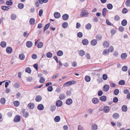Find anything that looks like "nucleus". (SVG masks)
<instances>
[{"label":"nucleus","mask_w":130,"mask_h":130,"mask_svg":"<svg viewBox=\"0 0 130 130\" xmlns=\"http://www.w3.org/2000/svg\"><path fill=\"white\" fill-rule=\"evenodd\" d=\"M89 13L86 10L84 9L81 12L80 16L81 17H87Z\"/></svg>","instance_id":"1"},{"label":"nucleus","mask_w":130,"mask_h":130,"mask_svg":"<svg viewBox=\"0 0 130 130\" xmlns=\"http://www.w3.org/2000/svg\"><path fill=\"white\" fill-rule=\"evenodd\" d=\"M76 83V82L75 81H70L64 83L63 85V86L65 87H68L75 84Z\"/></svg>","instance_id":"2"},{"label":"nucleus","mask_w":130,"mask_h":130,"mask_svg":"<svg viewBox=\"0 0 130 130\" xmlns=\"http://www.w3.org/2000/svg\"><path fill=\"white\" fill-rule=\"evenodd\" d=\"M21 119V117L20 116L17 115L16 116L14 117L13 121L15 122H18Z\"/></svg>","instance_id":"3"},{"label":"nucleus","mask_w":130,"mask_h":130,"mask_svg":"<svg viewBox=\"0 0 130 130\" xmlns=\"http://www.w3.org/2000/svg\"><path fill=\"white\" fill-rule=\"evenodd\" d=\"M56 104L57 107H60L62 105V102L60 100H58L56 102Z\"/></svg>","instance_id":"4"},{"label":"nucleus","mask_w":130,"mask_h":130,"mask_svg":"<svg viewBox=\"0 0 130 130\" xmlns=\"http://www.w3.org/2000/svg\"><path fill=\"white\" fill-rule=\"evenodd\" d=\"M109 85L106 84L105 85L103 86V90L105 91H107L109 90Z\"/></svg>","instance_id":"5"},{"label":"nucleus","mask_w":130,"mask_h":130,"mask_svg":"<svg viewBox=\"0 0 130 130\" xmlns=\"http://www.w3.org/2000/svg\"><path fill=\"white\" fill-rule=\"evenodd\" d=\"M127 57V55L125 53H123L121 54V58L123 60L125 59Z\"/></svg>","instance_id":"6"},{"label":"nucleus","mask_w":130,"mask_h":130,"mask_svg":"<svg viewBox=\"0 0 130 130\" xmlns=\"http://www.w3.org/2000/svg\"><path fill=\"white\" fill-rule=\"evenodd\" d=\"M6 51L7 53L11 54L12 52V49L11 47H8L7 48Z\"/></svg>","instance_id":"7"},{"label":"nucleus","mask_w":130,"mask_h":130,"mask_svg":"<svg viewBox=\"0 0 130 130\" xmlns=\"http://www.w3.org/2000/svg\"><path fill=\"white\" fill-rule=\"evenodd\" d=\"M27 106L29 109H32L35 107V105L33 103H30L28 104Z\"/></svg>","instance_id":"8"},{"label":"nucleus","mask_w":130,"mask_h":130,"mask_svg":"<svg viewBox=\"0 0 130 130\" xmlns=\"http://www.w3.org/2000/svg\"><path fill=\"white\" fill-rule=\"evenodd\" d=\"M72 100L71 99L69 98L66 100V103L67 104L69 105L72 103Z\"/></svg>","instance_id":"9"},{"label":"nucleus","mask_w":130,"mask_h":130,"mask_svg":"<svg viewBox=\"0 0 130 130\" xmlns=\"http://www.w3.org/2000/svg\"><path fill=\"white\" fill-rule=\"evenodd\" d=\"M32 45V43L31 41H28L26 43V46L28 48L31 47Z\"/></svg>","instance_id":"10"},{"label":"nucleus","mask_w":130,"mask_h":130,"mask_svg":"<svg viewBox=\"0 0 130 130\" xmlns=\"http://www.w3.org/2000/svg\"><path fill=\"white\" fill-rule=\"evenodd\" d=\"M54 15V17L56 19L59 18L60 17V14L59 12H55Z\"/></svg>","instance_id":"11"},{"label":"nucleus","mask_w":130,"mask_h":130,"mask_svg":"<svg viewBox=\"0 0 130 130\" xmlns=\"http://www.w3.org/2000/svg\"><path fill=\"white\" fill-rule=\"evenodd\" d=\"M100 99L101 101L105 102L107 99L106 96L105 95H103L100 98Z\"/></svg>","instance_id":"12"},{"label":"nucleus","mask_w":130,"mask_h":130,"mask_svg":"<svg viewBox=\"0 0 130 130\" xmlns=\"http://www.w3.org/2000/svg\"><path fill=\"white\" fill-rule=\"evenodd\" d=\"M99 99L96 98H94L92 100V102L94 104H96L99 102Z\"/></svg>","instance_id":"13"},{"label":"nucleus","mask_w":130,"mask_h":130,"mask_svg":"<svg viewBox=\"0 0 130 130\" xmlns=\"http://www.w3.org/2000/svg\"><path fill=\"white\" fill-rule=\"evenodd\" d=\"M38 109L40 110H43L44 108V107L43 105L41 104H39L37 106Z\"/></svg>","instance_id":"14"},{"label":"nucleus","mask_w":130,"mask_h":130,"mask_svg":"<svg viewBox=\"0 0 130 130\" xmlns=\"http://www.w3.org/2000/svg\"><path fill=\"white\" fill-rule=\"evenodd\" d=\"M97 43V41L95 39H93L91 42V44L92 46L96 45Z\"/></svg>","instance_id":"15"},{"label":"nucleus","mask_w":130,"mask_h":130,"mask_svg":"<svg viewBox=\"0 0 130 130\" xmlns=\"http://www.w3.org/2000/svg\"><path fill=\"white\" fill-rule=\"evenodd\" d=\"M82 43L84 45H87L88 44L89 42L87 39H84L82 40Z\"/></svg>","instance_id":"16"},{"label":"nucleus","mask_w":130,"mask_h":130,"mask_svg":"<svg viewBox=\"0 0 130 130\" xmlns=\"http://www.w3.org/2000/svg\"><path fill=\"white\" fill-rule=\"evenodd\" d=\"M42 98L40 95L37 96L35 98V100L37 102H39L41 101Z\"/></svg>","instance_id":"17"},{"label":"nucleus","mask_w":130,"mask_h":130,"mask_svg":"<svg viewBox=\"0 0 130 130\" xmlns=\"http://www.w3.org/2000/svg\"><path fill=\"white\" fill-rule=\"evenodd\" d=\"M69 17L68 14H64L62 16L63 19L64 20H66L68 19Z\"/></svg>","instance_id":"18"},{"label":"nucleus","mask_w":130,"mask_h":130,"mask_svg":"<svg viewBox=\"0 0 130 130\" xmlns=\"http://www.w3.org/2000/svg\"><path fill=\"white\" fill-rule=\"evenodd\" d=\"M119 117V114L117 113H114L112 115L113 118L115 119L118 118Z\"/></svg>","instance_id":"19"},{"label":"nucleus","mask_w":130,"mask_h":130,"mask_svg":"<svg viewBox=\"0 0 130 130\" xmlns=\"http://www.w3.org/2000/svg\"><path fill=\"white\" fill-rule=\"evenodd\" d=\"M102 36L101 35L98 34L96 35V40L97 41L101 40L102 38Z\"/></svg>","instance_id":"20"},{"label":"nucleus","mask_w":130,"mask_h":130,"mask_svg":"<svg viewBox=\"0 0 130 130\" xmlns=\"http://www.w3.org/2000/svg\"><path fill=\"white\" fill-rule=\"evenodd\" d=\"M65 95L63 93H61L59 96V98L61 100H63L64 99L66 98Z\"/></svg>","instance_id":"21"},{"label":"nucleus","mask_w":130,"mask_h":130,"mask_svg":"<svg viewBox=\"0 0 130 130\" xmlns=\"http://www.w3.org/2000/svg\"><path fill=\"white\" fill-rule=\"evenodd\" d=\"M127 109V106L125 105H123L122 107V111L126 112Z\"/></svg>","instance_id":"22"},{"label":"nucleus","mask_w":130,"mask_h":130,"mask_svg":"<svg viewBox=\"0 0 130 130\" xmlns=\"http://www.w3.org/2000/svg\"><path fill=\"white\" fill-rule=\"evenodd\" d=\"M35 20L34 18H31L29 20V23L31 25H34L35 24Z\"/></svg>","instance_id":"23"},{"label":"nucleus","mask_w":130,"mask_h":130,"mask_svg":"<svg viewBox=\"0 0 130 130\" xmlns=\"http://www.w3.org/2000/svg\"><path fill=\"white\" fill-rule=\"evenodd\" d=\"M60 120V117L59 116H57L55 117L54 118V120L56 122H59Z\"/></svg>","instance_id":"24"},{"label":"nucleus","mask_w":130,"mask_h":130,"mask_svg":"<svg viewBox=\"0 0 130 130\" xmlns=\"http://www.w3.org/2000/svg\"><path fill=\"white\" fill-rule=\"evenodd\" d=\"M103 44L104 47H108L109 45V43L107 41H105Z\"/></svg>","instance_id":"25"},{"label":"nucleus","mask_w":130,"mask_h":130,"mask_svg":"<svg viewBox=\"0 0 130 130\" xmlns=\"http://www.w3.org/2000/svg\"><path fill=\"white\" fill-rule=\"evenodd\" d=\"M85 79L87 82H89L91 80V77L89 76H86L85 77Z\"/></svg>","instance_id":"26"},{"label":"nucleus","mask_w":130,"mask_h":130,"mask_svg":"<svg viewBox=\"0 0 130 130\" xmlns=\"http://www.w3.org/2000/svg\"><path fill=\"white\" fill-rule=\"evenodd\" d=\"M104 111L105 112L107 113L109 111V107L108 106H106L104 107Z\"/></svg>","instance_id":"27"},{"label":"nucleus","mask_w":130,"mask_h":130,"mask_svg":"<svg viewBox=\"0 0 130 130\" xmlns=\"http://www.w3.org/2000/svg\"><path fill=\"white\" fill-rule=\"evenodd\" d=\"M63 52L61 50H59L57 52V55L59 56H61L63 55Z\"/></svg>","instance_id":"28"},{"label":"nucleus","mask_w":130,"mask_h":130,"mask_svg":"<svg viewBox=\"0 0 130 130\" xmlns=\"http://www.w3.org/2000/svg\"><path fill=\"white\" fill-rule=\"evenodd\" d=\"M79 53L80 56H83L85 54V53L84 51L80 50L79 51Z\"/></svg>","instance_id":"29"},{"label":"nucleus","mask_w":130,"mask_h":130,"mask_svg":"<svg viewBox=\"0 0 130 130\" xmlns=\"http://www.w3.org/2000/svg\"><path fill=\"white\" fill-rule=\"evenodd\" d=\"M13 104L15 106L17 107L19 105L20 103L18 101H16L14 102Z\"/></svg>","instance_id":"30"},{"label":"nucleus","mask_w":130,"mask_h":130,"mask_svg":"<svg viewBox=\"0 0 130 130\" xmlns=\"http://www.w3.org/2000/svg\"><path fill=\"white\" fill-rule=\"evenodd\" d=\"M43 46V43L41 42H40L38 44L37 47L39 48H40L42 47Z\"/></svg>","instance_id":"31"},{"label":"nucleus","mask_w":130,"mask_h":130,"mask_svg":"<svg viewBox=\"0 0 130 130\" xmlns=\"http://www.w3.org/2000/svg\"><path fill=\"white\" fill-rule=\"evenodd\" d=\"M127 24V21L126 20H123L121 22V24L123 26H125Z\"/></svg>","instance_id":"32"},{"label":"nucleus","mask_w":130,"mask_h":130,"mask_svg":"<svg viewBox=\"0 0 130 130\" xmlns=\"http://www.w3.org/2000/svg\"><path fill=\"white\" fill-rule=\"evenodd\" d=\"M91 27V25L90 23L87 24L86 26V28L88 29L89 30L90 29Z\"/></svg>","instance_id":"33"},{"label":"nucleus","mask_w":130,"mask_h":130,"mask_svg":"<svg viewBox=\"0 0 130 130\" xmlns=\"http://www.w3.org/2000/svg\"><path fill=\"white\" fill-rule=\"evenodd\" d=\"M0 102L2 104H4L6 103V100L4 98H3L1 99Z\"/></svg>","instance_id":"34"},{"label":"nucleus","mask_w":130,"mask_h":130,"mask_svg":"<svg viewBox=\"0 0 130 130\" xmlns=\"http://www.w3.org/2000/svg\"><path fill=\"white\" fill-rule=\"evenodd\" d=\"M6 43L5 41H2L1 43V45L3 47H5L6 46Z\"/></svg>","instance_id":"35"},{"label":"nucleus","mask_w":130,"mask_h":130,"mask_svg":"<svg viewBox=\"0 0 130 130\" xmlns=\"http://www.w3.org/2000/svg\"><path fill=\"white\" fill-rule=\"evenodd\" d=\"M50 23H48L47 24L45 25L44 29V31L48 29V28L50 26Z\"/></svg>","instance_id":"36"},{"label":"nucleus","mask_w":130,"mask_h":130,"mask_svg":"<svg viewBox=\"0 0 130 130\" xmlns=\"http://www.w3.org/2000/svg\"><path fill=\"white\" fill-rule=\"evenodd\" d=\"M92 129L93 130H96L98 129V126L96 124H94L92 126Z\"/></svg>","instance_id":"37"},{"label":"nucleus","mask_w":130,"mask_h":130,"mask_svg":"<svg viewBox=\"0 0 130 130\" xmlns=\"http://www.w3.org/2000/svg\"><path fill=\"white\" fill-rule=\"evenodd\" d=\"M48 0H39V3L42 4L43 3H47Z\"/></svg>","instance_id":"38"},{"label":"nucleus","mask_w":130,"mask_h":130,"mask_svg":"<svg viewBox=\"0 0 130 130\" xmlns=\"http://www.w3.org/2000/svg\"><path fill=\"white\" fill-rule=\"evenodd\" d=\"M45 81V78L43 77H41L39 80V82L41 83H44Z\"/></svg>","instance_id":"39"},{"label":"nucleus","mask_w":130,"mask_h":130,"mask_svg":"<svg viewBox=\"0 0 130 130\" xmlns=\"http://www.w3.org/2000/svg\"><path fill=\"white\" fill-rule=\"evenodd\" d=\"M119 89H116L114 90L113 93L115 95H117L119 93Z\"/></svg>","instance_id":"40"},{"label":"nucleus","mask_w":130,"mask_h":130,"mask_svg":"<svg viewBox=\"0 0 130 130\" xmlns=\"http://www.w3.org/2000/svg\"><path fill=\"white\" fill-rule=\"evenodd\" d=\"M25 71L29 74H30L31 72V70L29 67H28L25 69Z\"/></svg>","instance_id":"41"},{"label":"nucleus","mask_w":130,"mask_h":130,"mask_svg":"<svg viewBox=\"0 0 130 130\" xmlns=\"http://www.w3.org/2000/svg\"><path fill=\"white\" fill-rule=\"evenodd\" d=\"M107 10L106 8H104L103 10L102 14L103 16L104 17H105L106 15Z\"/></svg>","instance_id":"42"},{"label":"nucleus","mask_w":130,"mask_h":130,"mask_svg":"<svg viewBox=\"0 0 130 130\" xmlns=\"http://www.w3.org/2000/svg\"><path fill=\"white\" fill-rule=\"evenodd\" d=\"M9 7L7 6H3L2 7V8L3 10H7L9 9Z\"/></svg>","instance_id":"43"},{"label":"nucleus","mask_w":130,"mask_h":130,"mask_svg":"<svg viewBox=\"0 0 130 130\" xmlns=\"http://www.w3.org/2000/svg\"><path fill=\"white\" fill-rule=\"evenodd\" d=\"M107 7L108 9H111L113 8V6L111 4H108L107 5Z\"/></svg>","instance_id":"44"},{"label":"nucleus","mask_w":130,"mask_h":130,"mask_svg":"<svg viewBox=\"0 0 130 130\" xmlns=\"http://www.w3.org/2000/svg\"><path fill=\"white\" fill-rule=\"evenodd\" d=\"M102 78L103 80H106L107 79L108 76L106 74H104L102 76Z\"/></svg>","instance_id":"45"},{"label":"nucleus","mask_w":130,"mask_h":130,"mask_svg":"<svg viewBox=\"0 0 130 130\" xmlns=\"http://www.w3.org/2000/svg\"><path fill=\"white\" fill-rule=\"evenodd\" d=\"M109 53V51L108 50L105 49L103 51V54L104 55H106L108 54Z\"/></svg>","instance_id":"46"},{"label":"nucleus","mask_w":130,"mask_h":130,"mask_svg":"<svg viewBox=\"0 0 130 130\" xmlns=\"http://www.w3.org/2000/svg\"><path fill=\"white\" fill-rule=\"evenodd\" d=\"M125 5L127 7H130V0H127L125 2Z\"/></svg>","instance_id":"47"},{"label":"nucleus","mask_w":130,"mask_h":130,"mask_svg":"<svg viewBox=\"0 0 130 130\" xmlns=\"http://www.w3.org/2000/svg\"><path fill=\"white\" fill-rule=\"evenodd\" d=\"M68 26V23L67 22H65L63 23L62 25V27L64 28H66Z\"/></svg>","instance_id":"48"},{"label":"nucleus","mask_w":130,"mask_h":130,"mask_svg":"<svg viewBox=\"0 0 130 130\" xmlns=\"http://www.w3.org/2000/svg\"><path fill=\"white\" fill-rule=\"evenodd\" d=\"M24 6V5L22 3L19 4L18 5V7L20 9L23 8Z\"/></svg>","instance_id":"49"},{"label":"nucleus","mask_w":130,"mask_h":130,"mask_svg":"<svg viewBox=\"0 0 130 130\" xmlns=\"http://www.w3.org/2000/svg\"><path fill=\"white\" fill-rule=\"evenodd\" d=\"M125 82L124 80H120L119 82V85H123L125 84Z\"/></svg>","instance_id":"50"},{"label":"nucleus","mask_w":130,"mask_h":130,"mask_svg":"<svg viewBox=\"0 0 130 130\" xmlns=\"http://www.w3.org/2000/svg\"><path fill=\"white\" fill-rule=\"evenodd\" d=\"M46 56L48 58H51L52 56V54L51 52H48L46 54Z\"/></svg>","instance_id":"51"},{"label":"nucleus","mask_w":130,"mask_h":130,"mask_svg":"<svg viewBox=\"0 0 130 130\" xmlns=\"http://www.w3.org/2000/svg\"><path fill=\"white\" fill-rule=\"evenodd\" d=\"M19 58L21 60H23L24 58V55L23 54H21L19 55Z\"/></svg>","instance_id":"52"},{"label":"nucleus","mask_w":130,"mask_h":130,"mask_svg":"<svg viewBox=\"0 0 130 130\" xmlns=\"http://www.w3.org/2000/svg\"><path fill=\"white\" fill-rule=\"evenodd\" d=\"M114 20L115 21H118L120 20V17L118 15H116L114 17Z\"/></svg>","instance_id":"53"},{"label":"nucleus","mask_w":130,"mask_h":130,"mask_svg":"<svg viewBox=\"0 0 130 130\" xmlns=\"http://www.w3.org/2000/svg\"><path fill=\"white\" fill-rule=\"evenodd\" d=\"M122 70L124 72L126 71L127 70V67L126 66H123L122 68Z\"/></svg>","instance_id":"54"},{"label":"nucleus","mask_w":130,"mask_h":130,"mask_svg":"<svg viewBox=\"0 0 130 130\" xmlns=\"http://www.w3.org/2000/svg\"><path fill=\"white\" fill-rule=\"evenodd\" d=\"M16 16L15 14H12L11 16V18L12 20H14L16 18Z\"/></svg>","instance_id":"55"},{"label":"nucleus","mask_w":130,"mask_h":130,"mask_svg":"<svg viewBox=\"0 0 130 130\" xmlns=\"http://www.w3.org/2000/svg\"><path fill=\"white\" fill-rule=\"evenodd\" d=\"M47 90L48 91L51 92L53 90V88L52 86H50L47 88Z\"/></svg>","instance_id":"56"},{"label":"nucleus","mask_w":130,"mask_h":130,"mask_svg":"<svg viewBox=\"0 0 130 130\" xmlns=\"http://www.w3.org/2000/svg\"><path fill=\"white\" fill-rule=\"evenodd\" d=\"M6 4L8 5L11 6L13 4V3L12 1H7L6 2Z\"/></svg>","instance_id":"57"},{"label":"nucleus","mask_w":130,"mask_h":130,"mask_svg":"<svg viewBox=\"0 0 130 130\" xmlns=\"http://www.w3.org/2000/svg\"><path fill=\"white\" fill-rule=\"evenodd\" d=\"M127 12L128 10L127 9L125 8H123L122 10V12L123 13H127Z\"/></svg>","instance_id":"58"},{"label":"nucleus","mask_w":130,"mask_h":130,"mask_svg":"<svg viewBox=\"0 0 130 130\" xmlns=\"http://www.w3.org/2000/svg\"><path fill=\"white\" fill-rule=\"evenodd\" d=\"M77 36L79 38H81L83 36V34L81 32H78L77 34Z\"/></svg>","instance_id":"59"},{"label":"nucleus","mask_w":130,"mask_h":130,"mask_svg":"<svg viewBox=\"0 0 130 130\" xmlns=\"http://www.w3.org/2000/svg\"><path fill=\"white\" fill-rule=\"evenodd\" d=\"M85 57L88 59H89L90 58V55L89 53H87L86 54Z\"/></svg>","instance_id":"60"},{"label":"nucleus","mask_w":130,"mask_h":130,"mask_svg":"<svg viewBox=\"0 0 130 130\" xmlns=\"http://www.w3.org/2000/svg\"><path fill=\"white\" fill-rule=\"evenodd\" d=\"M108 50L109 52H112L113 51V48L112 46H110Z\"/></svg>","instance_id":"61"},{"label":"nucleus","mask_w":130,"mask_h":130,"mask_svg":"<svg viewBox=\"0 0 130 130\" xmlns=\"http://www.w3.org/2000/svg\"><path fill=\"white\" fill-rule=\"evenodd\" d=\"M113 101L114 103H117L118 101V99L117 97H114L113 99Z\"/></svg>","instance_id":"62"},{"label":"nucleus","mask_w":130,"mask_h":130,"mask_svg":"<svg viewBox=\"0 0 130 130\" xmlns=\"http://www.w3.org/2000/svg\"><path fill=\"white\" fill-rule=\"evenodd\" d=\"M43 13V10L41 9L39 11V15L40 17H41L42 16V13Z\"/></svg>","instance_id":"63"},{"label":"nucleus","mask_w":130,"mask_h":130,"mask_svg":"<svg viewBox=\"0 0 130 130\" xmlns=\"http://www.w3.org/2000/svg\"><path fill=\"white\" fill-rule=\"evenodd\" d=\"M123 92L125 94H128L129 93V91L128 89H127L124 90L123 91Z\"/></svg>","instance_id":"64"}]
</instances>
